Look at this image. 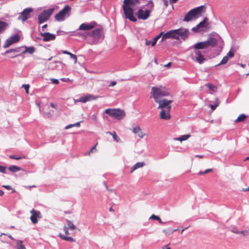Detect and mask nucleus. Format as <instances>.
<instances>
[{"label": "nucleus", "mask_w": 249, "mask_h": 249, "mask_svg": "<svg viewBox=\"0 0 249 249\" xmlns=\"http://www.w3.org/2000/svg\"><path fill=\"white\" fill-rule=\"evenodd\" d=\"M214 14L213 7L204 4L191 9L185 16H212Z\"/></svg>", "instance_id": "obj_1"}, {"label": "nucleus", "mask_w": 249, "mask_h": 249, "mask_svg": "<svg viewBox=\"0 0 249 249\" xmlns=\"http://www.w3.org/2000/svg\"><path fill=\"white\" fill-rule=\"evenodd\" d=\"M188 30L182 28L170 30L165 34L163 33L161 41L169 38L178 39L180 36L184 39L188 36Z\"/></svg>", "instance_id": "obj_2"}, {"label": "nucleus", "mask_w": 249, "mask_h": 249, "mask_svg": "<svg viewBox=\"0 0 249 249\" xmlns=\"http://www.w3.org/2000/svg\"><path fill=\"white\" fill-rule=\"evenodd\" d=\"M151 98L153 97L155 102H158L159 98L162 96H166L169 95V92L162 87L158 88L154 87L151 91Z\"/></svg>", "instance_id": "obj_3"}, {"label": "nucleus", "mask_w": 249, "mask_h": 249, "mask_svg": "<svg viewBox=\"0 0 249 249\" xmlns=\"http://www.w3.org/2000/svg\"><path fill=\"white\" fill-rule=\"evenodd\" d=\"M105 112L118 120H121L125 116L124 111L119 108H107L105 110Z\"/></svg>", "instance_id": "obj_4"}, {"label": "nucleus", "mask_w": 249, "mask_h": 249, "mask_svg": "<svg viewBox=\"0 0 249 249\" xmlns=\"http://www.w3.org/2000/svg\"><path fill=\"white\" fill-rule=\"evenodd\" d=\"M153 3L142 7L135 13V16H149L152 10Z\"/></svg>", "instance_id": "obj_5"}, {"label": "nucleus", "mask_w": 249, "mask_h": 249, "mask_svg": "<svg viewBox=\"0 0 249 249\" xmlns=\"http://www.w3.org/2000/svg\"><path fill=\"white\" fill-rule=\"evenodd\" d=\"M58 9L57 6H54L47 10H43V8L39 7L35 11V13L38 16H51L53 12Z\"/></svg>", "instance_id": "obj_6"}, {"label": "nucleus", "mask_w": 249, "mask_h": 249, "mask_svg": "<svg viewBox=\"0 0 249 249\" xmlns=\"http://www.w3.org/2000/svg\"><path fill=\"white\" fill-rule=\"evenodd\" d=\"M127 0H124L123 8L124 15V16H133V9L132 8L134 6L131 5Z\"/></svg>", "instance_id": "obj_7"}, {"label": "nucleus", "mask_w": 249, "mask_h": 249, "mask_svg": "<svg viewBox=\"0 0 249 249\" xmlns=\"http://www.w3.org/2000/svg\"><path fill=\"white\" fill-rule=\"evenodd\" d=\"M30 213L32 214L30 217L31 221L34 224H37L38 222L37 218L40 219L42 218L40 212L35 209H32L30 211Z\"/></svg>", "instance_id": "obj_8"}, {"label": "nucleus", "mask_w": 249, "mask_h": 249, "mask_svg": "<svg viewBox=\"0 0 249 249\" xmlns=\"http://www.w3.org/2000/svg\"><path fill=\"white\" fill-rule=\"evenodd\" d=\"M96 25V23L94 21L90 23H84L81 24L78 29L81 31L90 30L94 28Z\"/></svg>", "instance_id": "obj_9"}, {"label": "nucleus", "mask_w": 249, "mask_h": 249, "mask_svg": "<svg viewBox=\"0 0 249 249\" xmlns=\"http://www.w3.org/2000/svg\"><path fill=\"white\" fill-rule=\"evenodd\" d=\"M156 102L159 104L158 108L164 109L168 108L169 107H171L170 104L173 102V101L168 100L167 99H162L161 100H158V102Z\"/></svg>", "instance_id": "obj_10"}, {"label": "nucleus", "mask_w": 249, "mask_h": 249, "mask_svg": "<svg viewBox=\"0 0 249 249\" xmlns=\"http://www.w3.org/2000/svg\"><path fill=\"white\" fill-rule=\"evenodd\" d=\"M171 107H169L167 109H162L160 113V118L163 120H169L171 118L170 114Z\"/></svg>", "instance_id": "obj_11"}, {"label": "nucleus", "mask_w": 249, "mask_h": 249, "mask_svg": "<svg viewBox=\"0 0 249 249\" xmlns=\"http://www.w3.org/2000/svg\"><path fill=\"white\" fill-rule=\"evenodd\" d=\"M208 20V18H205L204 20L198 24L196 27L193 28V30L194 32H197L199 30H201L202 28H207L209 25Z\"/></svg>", "instance_id": "obj_12"}, {"label": "nucleus", "mask_w": 249, "mask_h": 249, "mask_svg": "<svg viewBox=\"0 0 249 249\" xmlns=\"http://www.w3.org/2000/svg\"><path fill=\"white\" fill-rule=\"evenodd\" d=\"M90 33V37H92L95 40H98L102 37V30L101 29H96Z\"/></svg>", "instance_id": "obj_13"}, {"label": "nucleus", "mask_w": 249, "mask_h": 249, "mask_svg": "<svg viewBox=\"0 0 249 249\" xmlns=\"http://www.w3.org/2000/svg\"><path fill=\"white\" fill-rule=\"evenodd\" d=\"M234 55V52L232 51H230L223 58L220 63L217 65L226 64L228 62L229 59L232 58Z\"/></svg>", "instance_id": "obj_14"}, {"label": "nucleus", "mask_w": 249, "mask_h": 249, "mask_svg": "<svg viewBox=\"0 0 249 249\" xmlns=\"http://www.w3.org/2000/svg\"><path fill=\"white\" fill-rule=\"evenodd\" d=\"M42 36H43V41H49L50 40H54L55 38V36L53 34H52L50 33H44L41 34Z\"/></svg>", "instance_id": "obj_15"}, {"label": "nucleus", "mask_w": 249, "mask_h": 249, "mask_svg": "<svg viewBox=\"0 0 249 249\" xmlns=\"http://www.w3.org/2000/svg\"><path fill=\"white\" fill-rule=\"evenodd\" d=\"M71 9V8L70 6L66 5L55 16H66L67 15H69L70 14Z\"/></svg>", "instance_id": "obj_16"}, {"label": "nucleus", "mask_w": 249, "mask_h": 249, "mask_svg": "<svg viewBox=\"0 0 249 249\" xmlns=\"http://www.w3.org/2000/svg\"><path fill=\"white\" fill-rule=\"evenodd\" d=\"M195 53L196 55V61L199 64H201L205 60L203 55L200 51H196Z\"/></svg>", "instance_id": "obj_17"}, {"label": "nucleus", "mask_w": 249, "mask_h": 249, "mask_svg": "<svg viewBox=\"0 0 249 249\" xmlns=\"http://www.w3.org/2000/svg\"><path fill=\"white\" fill-rule=\"evenodd\" d=\"M207 47L215 46L217 44V40L214 37H210L208 40L206 41Z\"/></svg>", "instance_id": "obj_18"}, {"label": "nucleus", "mask_w": 249, "mask_h": 249, "mask_svg": "<svg viewBox=\"0 0 249 249\" xmlns=\"http://www.w3.org/2000/svg\"><path fill=\"white\" fill-rule=\"evenodd\" d=\"M207 48H208V47H207V43H206V41L197 43L194 45V48L195 49H197V50L204 49H205Z\"/></svg>", "instance_id": "obj_19"}, {"label": "nucleus", "mask_w": 249, "mask_h": 249, "mask_svg": "<svg viewBox=\"0 0 249 249\" xmlns=\"http://www.w3.org/2000/svg\"><path fill=\"white\" fill-rule=\"evenodd\" d=\"M95 99V98L94 97V96L91 95H87L84 97H81L79 99V101L82 103H86L87 101L92 100Z\"/></svg>", "instance_id": "obj_20"}, {"label": "nucleus", "mask_w": 249, "mask_h": 249, "mask_svg": "<svg viewBox=\"0 0 249 249\" xmlns=\"http://www.w3.org/2000/svg\"><path fill=\"white\" fill-rule=\"evenodd\" d=\"M8 25L9 24L7 22L0 20V34L4 31Z\"/></svg>", "instance_id": "obj_21"}, {"label": "nucleus", "mask_w": 249, "mask_h": 249, "mask_svg": "<svg viewBox=\"0 0 249 249\" xmlns=\"http://www.w3.org/2000/svg\"><path fill=\"white\" fill-rule=\"evenodd\" d=\"M33 11L34 9L32 8H25L20 13V16H29Z\"/></svg>", "instance_id": "obj_22"}, {"label": "nucleus", "mask_w": 249, "mask_h": 249, "mask_svg": "<svg viewBox=\"0 0 249 249\" xmlns=\"http://www.w3.org/2000/svg\"><path fill=\"white\" fill-rule=\"evenodd\" d=\"M144 165V163L142 162H137L134 165H133L131 169L130 172L132 173L135 170L139 168L142 167Z\"/></svg>", "instance_id": "obj_23"}, {"label": "nucleus", "mask_w": 249, "mask_h": 249, "mask_svg": "<svg viewBox=\"0 0 249 249\" xmlns=\"http://www.w3.org/2000/svg\"><path fill=\"white\" fill-rule=\"evenodd\" d=\"M190 137H191V135L189 134L184 135L181 136L180 137L174 138V140L175 141H179L180 142H182L183 141L187 140Z\"/></svg>", "instance_id": "obj_24"}, {"label": "nucleus", "mask_w": 249, "mask_h": 249, "mask_svg": "<svg viewBox=\"0 0 249 249\" xmlns=\"http://www.w3.org/2000/svg\"><path fill=\"white\" fill-rule=\"evenodd\" d=\"M35 51V48L34 47H25V50L23 51L22 53L24 54L28 53L30 54L33 53Z\"/></svg>", "instance_id": "obj_25"}, {"label": "nucleus", "mask_w": 249, "mask_h": 249, "mask_svg": "<svg viewBox=\"0 0 249 249\" xmlns=\"http://www.w3.org/2000/svg\"><path fill=\"white\" fill-rule=\"evenodd\" d=\"M8 169L12 172H16L20 171L21 168L16 165H11L9 167Z\"/></svg>", "instance_id": "obj_26"}, {"label": "nucleus", "mask_w": 249, "mask_h": 249, "mask_svg": "<svg viewBox=\"0 0 249 249\" xmlns=\"http://www.w3.org/2000/svg\"><path fill=\"white\" fill-rule=\"evenodd\" d=\"M59 236L60 237V238L61 239H62L65 241H70V242H74V240L73 239V238H72V237H71L70 236H67L62 234H60Z\"/></svg>", "instance_id": "obj_27"}, {"label": "nucleus", "mask_w": 249, "mask_h": 249, "mask_svg": "<svg viewBox=\"0 0 249 249\" xmlns=\"http://www.w3.org/2000/svg\"><path fill=\"white\" fill-rule=\"evenodd\" d=\"M107 133L109 134L110 135H111L114 139V141H116L117 142H118L120 141V138L117 136L116 133L115 131H113L112 132H107Z\"/></svg>", "instance_id": "obj_28"}, {"label": "nucleus", "mask_w": 249, "mask_h": 249, "mask_svg": "<svg viewBox=\"0 0 249 249\" xmlns=\"http://www.w3.org/2000/svg\"><path fill=\"white\" fill-rule=\"evenodd\" d=\"M247 118V116L245 114H241L240 115L238 118L235 120L236 122H243L246 118Z\"/></svg>", "instance_id": "obj_29"}, {"label": "nucleus", "mask_w": 249, "mask_h": 249, "mask_svg": "<svg viewBox=\"0 0 249 249\" xmlns=\"http://www.w3.org/2000/svg\"><path fill=\"white\" fill-rule=\"evenodd\" d=\"M11 40L13 42V43L18 42L19 40V36L17 34L15 35L14 36H11L9 37Z\"/></svg>", "instance_id": "obj_30"}, {"label": "nucleus", "mask_w": 249, "mask_h": 249, "mask_svg": "<svg viewBox=\"0 0 249 249\" xmlns=\"http://www.w3.org/2000/svg\"><path fill=\"white\" fill-rule=\"evenodd\" d=\"M66 222L69 229L71 230H73L76 228L75 225L72 223L71 221L69 220H66Z\"/></svg>", "instance_id": "obj_31"}, {"label": "nucleus", "mask_w": 249, "mask_h": 249, "mask_svg": "<svg viewBox=\"0 0 249 249\" xmlns=\"http://www.w3.org/2000/svg\"><path fill=\"white\" fill-rule=\"evenodd\" d=\"M9 158L11 159H15V160H21V159H25V156L23 155L20 156H18V157H17L15 155H10L9 156Z\"/></svg>", "instance_id": "obj_32"}, {"label": "nucleus", "mask_w": 249, "mask_h": 249, "mask_svg": "<svg viewBox=\"0 0 249 249\" xmlns=\"http://www.w3.org/2000/svg\"><path fill=\"white\" fill-rule=\"evenodd\" d=\"M18 52H19L18 49H11V50H8V51H6L5 53H14V55L12 56L11 57H16V56H17L18 55V54H15V53H18Z\"/></svg>", "instance_id": "obj_33"}, {"label": "nucleus", "mask_w": 249, "mask_h": 249, "mask_svg": "<svg viewBox=\"0 0 249 249\" xmlns=\"http://www.w3.org/2000/svg\"><path fill=\"white\" fill-rule=\"evenodd\" d=\"M177 230H171V228H169L167 229L163 230V231L166 234V235H170L172 233H173L174 231H176Z\"/></svg>", "instance_id": "obj_34"}, {"label": "nucleus", "mask_w": 249, "mask_h": 249, "mask_svg": "<svg viewBox=\"0 0 249 249\" xmlns=\"http://www.w3.org/2000/svg\"><path fill=\"white\" fill-rule=\"evenodd\" d=\"M149 219H150L157 220L159 221V222L160 223H161V224H162V223H163V222H162V221L161 219H160V218L159 216H157V215H155V214H152V215L150 216V218H149Z\"/></svg>", "instance_id": "obj_35"}, {"label": "nucleus", "mask_w": 249, "mask_h": 249, "mask_svg": "<svg viewBox=\"0 0 249 249\" xmlns=\"http://www.w3.org/2000/svg\"><path fill=\"white\" fill-rule=\"evenodd\" d=\"M12 44H13V42L11 40L10 38H9L8 39H7L6 40V41L5 42V43L4 44L3 47L5 48H8V47H9Z\"/></svg>", "instance_id": "obj_36"}, {"label": "nucleus", "mask_w": 249, "mask_h": 249, "mask_svg": "<svg viewBox=\"0 0 249 249\" xmlns=\"http://www.w3.org/2000/svg\"><path fill=\"white\" fill-rule=\"evenodd\" d=\"M17 249H25V247L23 245L22 241H18L17 243Z\"/></svg>", "instance_id": "obj_37"}, {"label": "nucleus", "mask_w": 249, "mask_h": 249, "mask_svg": "<svg viewBox=\"0 0 249 249\" xmlns=\"http://www.w3.org/2000/svg\"><path fill=\"white\" fill-rule=\"evenodd\" d=\"M206 86L212 91H215L216 90V87L211 84H207Z\"/></svg>", "instance_id": "obj_38"}, {"label": "nucleus", "mask_w": 249, "mask_h": 249, "mask_svg": "<svg viewBox=\"0 0 249 249\" xmlns=\"http://www.w3.org/2000/svg\"><path fill=\"white\" fill-rule=\"evenodd\" d=\"M49 17H39V23L41 24L48 19Z\"/></svg>", "instance_id": "obj_39"}, {"label": "nucleus", "mask_w": 249, "mask_h": 249, "mask_svg": "<svg viewBox=\"0 0 249 249\" xmlns=\"http://www.w3.org/2000/svg\"><path fill=\"white\" fill-rule=\"evenodd\" d=\"M131 5L134 6L135 4L140 3V0H127Z\"/></svg>", "instance_id": "obj_40"}, {"label": "nucleus", "mask_w": 249, "mask_h": 249, "mask_svg": "<svg viewBox=\"0 0 249 249\" xmlns=\"http://www.w3.org/2000/svg\"><path fill=\"white\" fill-rule=\"evenodd\" d=\"M141 130V128L139 126H137L133 128L132 131L134 133L137 134Z\"/></svg>", "instance_id": "obj_41"}, {"label": "nucleus", "mask_w": 249, "mask_h": 249, "mask_svg": "<svg viewBox=\"0 0 249 249\" xmlns=\"http://www.w3.org/2000/svg\"><path fill=\"white\" fill-rule=\"evenodd\" d=\"M219 105V102L218 101V99H216V102L215 103V105H210V106L212 109V110H214L216 107Z\"/></svg>", "instance_id": "obj_42"}, {"label": "nucleus", "mask_w": 249, "mask_h": 249, "mask_svg": "<svg viewBox=\"0 0 249 249\" xmlns=\"http://www.w3.org/2000/svg\"><path fill=\"white\" fill-rule=\"evenodd\" d=\"M212 171H213V169H208L204 172H201V171L199 172L198 173V175H203L206 174L209 172H212Z\"/></svg>", "instance_id": "obj_43"}, {"label": "nucleus", "mask_w": 249, "mask_h": 249, "mask_svg": "<svg viewBox=\"0 0 249 249\" xmlns=\"http://www.w3.org/2000/svg\"><path fill=\"white\" fill-rule=\"evenodd\" d=\"M29 17H18V20H21L22 22H25Z\"/></svg>", "instance_id": "obj_44"}, {"label": "nucleus", "mask_w": 249, "mask_h": 249, "mask_svg": "<svg viewBox=\"0 0 249 249\" xmlns=\"http://www.w3.org/2000/svg\"><path fill=\"white\" fill-rule=\"evenodd\" d=\"M125 19H129L130 21L135 22L137 21L136 17H125Z\"/></svg>", "instance_id": "obj_45"}, {"label": "nucleus", "mask_w": 249, "mask_h": 249, "mask_svg": "<svg viewBox=\"0 0 249 249\" xmlns=\"http://www.w3.org/2000/svg\"><path fill=\"white\" fill-rule=\"evenodd\" d=\"M137 134L138 136L141 138H142L144 136H146V134L142 132L141 129L140 131H139V133Z\"/></svg>", "instance_id": "obj_46"}, {"label": "nucleus", "mask_w": 249, "mask_h": 249, "mask_svg": "<svg viewBox=\"0 0 249 249\" xmlns=\"http://www.w3.org/2000/svg\"><path fill=\"white\" fill-rule=\"evenodd\" d=\"M97 144H98V142H97V143H96V144L94 146H92V147L91 148V149H90V151H89V153H88V155H90V154L91 153L93 152V151L94 150V151H95V150H96V145H97Z\"/></svg>", "instance_id": "obj_47"}, {"label": "nucleus", "mask_w": 249, "mask_h": 249, "mask_svg": "<svg viewBox=\"0 0 249 249\" xmlns=\"http://www.w3.org/2000/svg\"><path fill=\"white\" fill-rule=\"evenodd\" d=\"M71 57L74 60V63L77 62V56L76 55L72 54V53L70 54Z\"/></svg>", "instance_id": "obj_48"}, {"label": "nucleus", "mask_w": 249, "mask_h": 249, "mask_svg": "<svg viewBox=\"0 0 249 249\" xmlns=\"http://www.w3.org/2000/svg\"><path fill=\"white\" fill-rule=\"evenodd\" d=\"M0 172L6 173V167L0 165Z\"/></svg>", "instance_id": "obj_49"}, {"label": "nucleus", "mask_w": 249, "mask_h": 249, "mask_svg": "<svg viewBox=\"0 0 249 249\" xmlns=\"http://www.w3.org/2000/svg\"><path fill=\"white\" fill-rule=\"evenodd\" d=\"M22 87L24 88L26 92L27 93H29V89L30 88L29 85H23Z\"/></svg>", "instance_id": "obj_50"}, {"label": "nucleus", "mask_w": 249, "mask_h": 249, "mask_svg": "<svg viewBox=\"0 0 249 249\" xmlns=\"http://www.w3.org/2000/svg\"><path fill=\"white\" fill-rule=\"evenodd\" d=\"M90 32H85L84 34H82L81 36H82L84 37L85 38H86V37L90 36Z\"/></svg>", "instance_id": "obj_51"}, {"label": "nucleus", "mask_w": 249, "mask_h": 249, "mask_svg": "<svg viewBox=\"0 0 249 249\" xmlns=\"http://www.w3.org/2000/svg\"><path fill=\"white\" fill-rule=\"evenodd\" d=\"M56 20L61 21L64 19L65 17H55Z\"/></svg>", "instance_id": "obj_52"}, {"label": "nucleus", "mask_w": 249, "mask_h": 249, "mask_svg": "<svg viewBox=\"0 0 249 249\" xmlns=\"http://www.w3.org/2000/svg\"><path fill=\"white\" fill-rule=\"evenodd\" d=\"M193 17H185L183 19V21H189L192 20V18Z\"/></svg>", "instance_id": "obj_53"}, {"label": "nucleus", "mask_w": 249, "mask_h": 249, "mask_svg": "<svg viewBox=\"0 0 249 249\" xmlns=\"http://www.w3.org/2000/svg\"><path fill=\"white\" fill-rule=\"evenodd\" d=\"M152 40L151 41V40H147L146 39H145V45L146 46H148L149 45H152Z\"/></svg>", "instance_id": "obj_54"}, {"label": "nucleus", "mask_w": 249, "mask_h": 249, "mask_svg": "<svg viewBox=\"0 0 249 249\" xmlns=\"http://www.w3.org/2000/svg\"><path fill=\"white\" fill-rule=\"evenodd\" d=\"M92 119L94 121H96L97 120V115L96 114H94L91 116Z\"/></svg>", "instance_id": "obj_55"}, {"label": "nucleus", "mask_w": 249, "mask_h": 249, "mask_svg": "<svg viewBox=\"0 0 249 249\" xmlns=\"http://www.w3.org/2000/svg\"><path fill=\"white\" fill-rule=\"evenodd\" d=\"M51 81L53 83L55 84H58L59 83V81L56 79H51Z\"/></svg>", "instance_id": "obj_56"}, {"label": "nucleus", "mask_w": 249, "mask_h": 249, "mask_svg": "<svg viewBox=\"0 0 249 249\" xmlns=\"http://www.w3.org/2000/svg\"><path fill=\"white\" fill-rule=\"evenodd\" d=\"M163 36V32H161L158 36H156L155 37V38L157 40H158L160 38V37L161 36Z\"/></svg>", "instance_id": "obj_57"}, {"label": "nucleus", "mask_w": 249, "mask_h": 249, "mask_svg": "<svg viewBox=\"0 0 249 249\" xmlns=\"http://www.w3.org/2000/svg\"><path fill=\"white\" fill-rule=\"evenodd\" d=\"M63 230H64V231L65 232V233L66 234H69V231H68V228L67 227H64V228H63Z\"/></svg>", "instance_id": "obj_58"}, {"label": "nucleus", "mask_w": 249, "mask_h": 249, "mask_svg": "<svg viewBox=\"0 0 249 249\" xmlns=\"http://www.w3.org/2000/svg\"><path fill=\"white\" fill-rule=\"evenodd\" d=\"M240 232L241 234H242L243 235L246 236L248 234V231L246 230V231H241Z\"/></svg>", "instance_id": "obj_59"}, {"label": "nucleus", "mask_w": 249, "mask_h": 249, "mask_svg": "<svg viewBox=\"0 0 249 249\" xmlns=\"http://www.w3.org/2000/svg\"><path fill=\"white\" fill-rule=\"evenodd\" d=\"M157 41H158V40H157V39H155V38H154V39H153V40H152V47L156 45V43H157Z\"/></svg>", "instance_id": "obj_60"}, {"label": "nucleus", "mask_w": 249, "mask_h": 249, "mask_svg": "<svg viewBox=\"0 0 249 249\" xmlns=\"http://www.w3.org/2000/svg\"><path fill=\"white\" fill-rule=\"evenodd\" d=\"M2 187L8 190L12 189V187L10 185H3Z\"/></svg>", "instance_id": "obj_61"}, {"label": "nucleus", "mask_w": 249, "mask_h": 249, "mask_svg": "<svg viewBox=\"0 0 249 249\" xmlns=\"http://www.w3.org/2000/svg\"><path fill=\"white\" fill-rule=\"evenodd\" d=\"M164 6L167 7L168 5V1L167 0H163Z\"/></svg>", "instance_id": "obj_62"}, {"label": "nucleus", "mask_w": 249, "mask_h": 249, "mask_svg": "<svg viewBox=\"0 0 249 249\" xmlns=\"http://www.w3.org/2000/svg\"><path fill=\"white\" fill-rule=\"evenodd\" d=\"M116 85V82L115 81L112 82L110 83V84L109 85V87H113Z\"/></svg>", "instance_id": "obj_63"}, {"label": "nucleus", "mask_w": 249, "mask_h": 249, "mask_svg": "<svg viewBox=\"0 0 249 249\" xmlns=\"http://www.w3.org/2000/svg\"><path fill=\"white\" fill-rule=\"evenodd\" d=\"M178 0H169L171 4L176 3Z\"/></svg>", "instance_id": "obj_64"}]
</instances>
